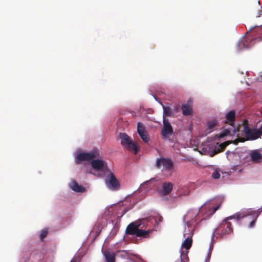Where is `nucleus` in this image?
<instances>
[{
  "label": "nucleus",
  "instance_id": "26",
  "mask_svg": "<svg viewBox=\"0 0 262 262\" xmlns=\"http://www.w3.org/2000/svg\"><path fill=\"white\" fill-rule=\"evenodd\" d=\"M142 140L145 142H147L149 140V137L147 132H144L139 134Z\"/></svg>",
  "mask_w": 262,
  "mask_h": 262
},
{
  "label": "nucleus",
  "instance_id": "28",
  "mask_svg": "<svg viewBox=\"0 0 262 262\" xmlns=\"http://www.w3.org/2000/svg\"><path fill=\"white\" fill-rule=\"evenodd\" d=\"M255 30L256 31H257V32L259 30V31H262V26H255L254 27H249V30Z\"/></svg>",
  "mask_w": 262,
  "mask_h": 262
},
{
  "label": "nucleus",
  "instance_id": "7",
  "mask_svg": "<svg viewBox=\"0 0 262 262\" xmlns=\"http://www.w3.org/2000/svg\"><path fill=\"white\" fill-rule=\"evenodd\" d=\"M229 232V217H227L219 225L217 228L212 234V239H213L215 234H219L220 236L223 237L228 235Z\"/></svg>",
  "mask_w": 262,
  "mask_h": 262
},
{
  "label": "nucleus",
  "instance_id": "1",
  "mask_svg": "<svg viewBox=\"0 0 262 262\" xmlns=\"http://www.w3.org/2000/svg\"><path fill=\"white\" fill-rule=\"evenodd\" d=\"M229 135V129L226 128L213 138H208L207 142L203 144L202 150L204 151H212L218 152L222 150L229 144V141H223L224 138Z\"/></svg>",
  "mask_w": 262,
  "mask_h": 262
},
{
  "label": "nucleus",
  "instance_id": "29",
  "mask_svg": "<svg viewBox=\"0 0 262 262\" xmlns=\"http://www.w3.org/2000/svg\"><path fill=\"white\" fill-rule=\"evenodd\" d=\"M259 214H257L256 215H255V219H253L249 224V228H252L254 226L255 224V221L256 220L257 217H258Z\"/></svg>",
  "mask_w": 262,
  "mask_h": 262
},
{
  "label": "nucleus",
  "instance_id": "36",
  "mask_svg": "<svg viewBox=\"0 0 262 262\" xmlns=\"http://www.w3.org/2000/svg\"><path fill=\"white\" fill-rule=\"evenodd\" d=\"M206 203H207V202L205 203L203 205H202L200 207V209L201 208H202L203 207V206L204 205H205Z\"/></svg>",
  "mask_w": 262,
  "mask_h": 262
},
{
  "label": "nucleus",
  "instance_id": "22",
  "mask_svg": "<svg viewBox=\"0 0 262 262\" xmlns=\"http://www.w3.org/2000/svg\"><path fill=\"white\" fill-rule=\"evenodd\" d=\"M217 125V121L215 119H211L207 123V129L209 132H212Z\"/></svg>",
  "mask_w": 262,
  "mask_h": 262
},
{
  "label": "nucleus",
  "instance_id": "34",
  "mask_svg": "<svg viewBox=\"0 0 262 262\" xmlns=\"http://www.w3.org/2000/svg\"><path fill=\"white\" fill-rule=\"evenodd\" d=\"M226 118L227 120H229V112H228L226 114Z\"/></svg>",
  "mask_w": 262,
  "mask_h": 262
},
{
  "label": "nucleus",
  "instance_id": "18",
  "mask_svg": "<svg viewBox=\"0 0 262 262\" xmlns=\"http://www.w3.org/2000/svg\"><path fill=\"white\" fill-rule=\"evenodd\" d=\"M250 156L251 160L255 163H259L262 160V154L258 149L252 150Z\"/></svg>",
  "mask_w": 262,
  "mask_h": 262
},
{
  "label": "nucleus",
  "instance_id": "35",
  "mask_svg": "<svg viewBox=\"0 0 262 262\" xmlns=\"http://www.w3.org/2000/svg\"><path fill=\"white\" fill-rule=\"evenodd\" d=\"M229 154V150H228L226 152V154L227 156H228Z\"/></svg>",
  "mask_w": 262,
  "mask_h": 262
},
{
  "label": "nucleus",
  "instance_id": "15",
  "mask_svg": "<svg viewBox=\"0 0 262 262\" xmlns=\"http://www.w3.org/2000/svg\"><path fill=\"white\" fill-rule=\"evenodd\" d=\"M157 181L156 178H152L149 180L146 181L140 185V187L138 188L140 192H143L145 193L149 190H151L154 185H151V183Z\"/></svg>",
  "mask_w": 262,
  "mask_h": 262
},
{
  "label": "nucleus",
  "instance_id": "24",
  "mask_svg": "<svg viewBox=\"0 0 262 262\" xmlns=\"http://www.w3.org/2000/svg\"><path fill=\"white\" fill-rule=\"evenodd\" d=\"M182 110L183 111V114L185 116L190 115L192 113L191 107L186 104L182 105Z\"/></svg>",
  "mask_w": 262,
  "mask_h": 262
},
{
  "label": "nucleus",
  "instance_id": "40",
  "mask_svg": "<svg viewBox=\"0 0 262 262\" xmlns=\"http://www.w3.org/2000/svg\"><path fill=\"white\" fill-rule=\"evenodd\" d=\"M70 262H75V261H71Z\"/></svg>",
  "mask_w": 262,
  "mask_h": 262
},
{
  "label": "nucleus",
  "instance_id": "12",
  "mask_svg": "<svg viewBox=\"0 0 262 262\" xmlns=\"http://www.w3.org/2000/svg\"><path fill=\"white\" fill-rule=\"evenodd\" d=\"M211 170L212 171L211 173V178L213 179H218L221 177V173L222 174V179L224 180H227L228 179V176L229 173L227 171H223L221 170L219 168L215 167H210Z\"/></svg>",
  "mask_w": 262,
  "mask_h": 262
},
{
  "label": "nucleus",
  "instance_id": "2",
  "mask_svg": "<svg viewBox=\"0 0 262 262\" xmlns=\"http://www.w3.org/2000/svg\"><path fill=\"white\" fill-rule=\"evenodd\" d=\"M235 113L234 111H230V136H235L237 137L239 134L237 133L241 128L244 132L246 136L251 140H256L260 136V133L258 130H251L248 127V124L245 121L243 122L242 124H237L236 127L235 126Z\"/></svg>",
  "mask_w": 262,
  "mask_h": 262
},
{
  "label": "nucleus",
  "instance_id": "5",
  "mask_svg": "<svg viewBox=\"0 0 262 262\" xmlns=\"http://www.w3.org/2000/svg\"><path fill=\"white\" fill-rule=\"evenodd\" d=\"M91 165L95 172H94L91 170L89 171H87V172L99 177L106 175V173L111 170L107 163L102 159H93L91 162Z\"/></svg>",
  "mask_w": 262,
  "mask_h": 262
},
{
  "label": "nucleus",
  "instance_id": "21",
  "mask_svg": "<svg viewBox=\"0 0 262 262\" xmlns=\"http://www.w3.org/2000/svg\"><path fill=\"white\" fill-rule=\"evenodd\" d=\"M104 255L106 262H115V255L114 252L106 251L104 253Z\"/></svg>",
  "mask_w": 262,
  "mask_h": 262
},
{
  "label": "nucleus",
  "instance_id": "31",
  "mask_svg": "<svg viewBox=\"0 0 262 262\" xmlns=\"http://www.w3.org/2000/svg\"><path fill=\"white\" fill-rule=\"evenodd\" d=\"M213 239H214V238L213 239H211V241L209 244V249H208V252H210L211 253L212 250L213 249Z\"/></svg>",
  "mask_w": 262,
  "mask_h": 262
},
{
  "label": "nucleus",
  "instance_id": "33",
  "mask_svg": "<svg viewBox=\"0 0 262 262\" xmlns=\"http://www.w3.org/2000/svg\"><path fill=\"white\" fill-rule=\"evenodd\" d=\"M238 142V141H237V140H234L232 141V140H230V144L232 143H233L234 144H236Z\"/></svg>",
  "mask_w": 262,
  "mask_h": 262
},
{
  "label": "nucleus",
  "instance_id": "38",
  "mask_svg": "<svg viewBox=\"0 0 262 262\" xmlns=\"http://www.w3.org/2000/svg\"><path fill=\"white\" fill-rule=\"evenodd\" d=\"M154 98L155 99V100L157 101V99H156V97L154 96Z\"/></svg>",
  "mask_w": 262,
  "mask_h": 262
},
{
  "label": "nucleus",
  "instance_id": "39",
  "mask_svg": "<svg viewBox=\"0 0 262 262\" xmlns=\"http://www.w3.org/2000/svg\"><path fill=\"white\" fill-rule=\"evenodd\" d=\"M258 4L259 5H260V1H259L258 2Z\"/></svg>",
  "mask_w": 262,
  "mask_h": 262
},
{
  "label": "nucleus",
  "instance_id": "14",
  "mask_svg": "<svg viewBox=\"0 0 262 262\" xmlns=\"http://www.w3.org/2000/svg\"><path fill=\"white\" fill-rule=\"evenodd\" d=\"M198 211L195 209L189 210L183 217L184 223H190L194 221V224H196L195 217L198 214Z\"/></svg>",
  "mask_w": 262,
  "mask_h": 262
},
{
  "label": "nucleus",
  "instance_id": "10",
  "mask_svg": "<svg viewBox=\"0 0 262 262\" xmlns=\"http://www.w3.org/2000/svg\"><path fill=\"white\" fill-rule=\"evenodd\" d=\"M173 134L172 127L168 119L164 117L163 119V128L161 130V135L164 140L169 141L170 137Z\"/></svg>",
  "mask_w": 262,
  "mask_h": 262
},
{
  "label": "nucleus",
  "instance_id": "3",
  "mask_svg": "<svg viewBox=\"0 0 262 262\" xmlns=\"http://www.w3.org/2000/svg\"><path fill=\"white\" fill-rule=\"evenodd\" d=\"M74 161L76 164L84 165L89 163L92 160L100 157V152L97 149H94L88 152L78 149L74 151Z\"/></svg>",
  "mask_w": 262,
  "mask_h": 262
},
{
  "label": "nucleus",
  "instance_id": "4",
  "mask_svg": "<svg viewBox=\"0 0 262 262\" xmlns=\"http://www.w3.org/2000/svg\"><path fill=\"white\" fill-rule=\"evenodd\" d=\"M146 219H142L129 224L126 229V233L130 235H135L138 237L142 236L143 237H148L150 232L149 230H145L139 229V227H144L145 223L146 222Z\"/></svg>",
  "mask_w": 262,
  "mask_h": 262
},
{
  "label": "nucleus",
  "instance_id": "25",
  "mask_svg": "<svg viewBox=\"0 0 262 262\" xmlns=\"http://www.w3.org/2000/svg\"><path fill=\"white\" fill-rule=\"evenodd\" d=\"M137 132L138 134L141 133L146 132L145 127L144 124L141 122H138L137 124Z\"/></svg>",
  "mask_w": 262,
  "mask_h": 262
},
{
  "label": "nucleus",
  "instance_id": "13",
  "mask_svg": "<svg viewBox=\"0 0 262 262\" xmlns=\"http://www.w3.org/2000/svg\"><path fill=\"white\" fill-rule=\"evenodd\" d=\"M196 225V224H194V221L190 223H185L183 237L192 238Z\"/></svg>",
  "mask_w": 262,
  "mask_h": 262
},
{
  "label": "nucleus",
  "instance_id": "17",
  "mask_svg": "<svg viewBox=\"0 0 262 262\" xmlns=\"http://www.w3.org/2000/svg\"><path fill=\"white\" fill-rule=\"evenodd\" d=\"M163 108V119L164 117H173L174 116V108L170 106L169 105H164L162 104Z\"/></svg>",
  "mask_w": 262,
  "mask_h": 262
},
{
  "label": "nucleus",
  "instance_id": "8",
  "mask_svg": "<svg viewBox=\"0 0 262 262\" xmlns=\"http://www.w3.org/2000/svg\"><path fill=\"white\" fill-rule=\"evenodd\" d=\"M155 166L162 171L169 172L173 167V162L169 159L161 157L156 159Z\"/></svg>",
  "mask_w": 262,
  "mask_h": 262
},
{
  "label": "nucleus",
  "instance_id": "32",
  "mask_svg": "<svg viewBox=\"0 0 262 262\" xmlns=\"http://www.w3.org/2000/svg\"><path fill=\"white\" fill-rule=\"evenodd\" d=\"M262 15V8L259 10L256 13V17H259Z\"/></svg>",
  "mask_w": 262,
  "mask_h": 262
},
{
  "label": "nucleus",
  "instance_id": "11",
  "mask_svg": "<svg viewBox=\"0 0 262 262\" xmlns=\"http://www.w3.org/2000/svg\"><path fill=\"white\" fill-rule=\"evenodd\" d=\"M173 189V184L171 182H164L161 187L157 189V192L161 197L165 196L171 192Z\"/></svg>",
  "mask_w": 262,
  "mask_h": 262
},
{
  "label": "nucleus",
  "instance_id": "27",
  "mask_svg": "<svg viewBox=\"0 0 262 262\" xmlns=\"http://www.w3.org/2000/svg\"><path fill=\"white\" fill-rule=\"evenodd\" d=\"M48 231L47 229H43L41 231L39 234L40 239L42 240L47 235Z\"/></svg>",
  "mask_w": 262,
  "mask_h": 262
},
{
  "label": "nucleus",
  "instance_id": "16",
  "mask_svg": "<svg viewBox=\"0 0 262 262\" xmlns=\"http://www.w3.org/2000/svg\"><path fill=\"white\" fill-rule=\"evenodd\" d=\"M71 189L77 193H82L85 191L86 189L82 185H80L75 180H72L69 184Z\"/></svg>",
  "mask_w": 262,
  "mask_h": 262
},
{
  "label": "nucleus",
  "instance_id": "23",
  "mask_svg": "<svg viewBox=\"0 0 262 262\" xmlns=\"http://www.w3.org/2000/svg\"><path fill=\"white\" fill-rule=\"evenodd\" d=\"M221 205H218L216 207H214L213 208H211V207H209L208 208V210L207 211L206 213V217H210V216L212 215L220 208Z\"/></svg>",
  "mask_w": 262,
  "mask_h": 262
},
{
  "label": "nucleus",
  "instance_id": "9",
  "mask_svg": "<svg viewBox=\"0 0 262 262\" xmlns=\"http://www.w3.org/2000/svg\"><path fill=\"white\" fill-rule=\"evenodd\" d=\"M120 138L122 145L129 151H134L135 154L137 152V144L136 142H132L129 137L125 133H120Z\"/></svg>",
  "mask_w": 262,
  "mask_h": 262
},
{
  "label": "nucleus",
  "instance_id": "19",
  "mask_svg": "<svg viewBox=\"0 0 262 262\" xmlns=\"http://www.w3.org/2000/svg\"><path fill=\"white\" fill-rule=\"evenodd\" d=\"M249 43V41L247 38H242L238 41L236 45V50L240 51L249 48L250 47Z\"/></svg>",
  "mask_w": 262,
  "mask_h": 262
},
{
  "label": "nucleus",
  "instance_id": "20",
  "mask_svg": "<svg viewBox=\"0 0 262 262\" xmlns=\"http://www.w3.org/2000/svg\"><path fill=\"white\" fill-rule=\"evenodd\" d=\"M255 213H256L255 211H248L247 213H246L245 212H237L233 215H230V220L232 219H237V220H239L243 218L247 217L248 215H255Z\"/></svg>",
  "mask_w": 262,
  "mask_h": 262
},
{
  "label": "nucleus",
  "instance_id": "6",
  "mask_svg": "<svg viewBox=\"0 0 262 262\" xmlns=\"http://www.w3.org/2000/svg\"><path fill=\"white\" fill-rule=\"evenodd\" d=\"M103 176L105 177L104 182L108 189L112 191H117L119 189L120 183L111 169L106 173V175Z\"/></svg>",
  "mask_w": 262,
  "mask_h": 262
},
{
  "label": "nucleus",
  "instance_id": "37",
  "mask_svg": "<svg viewBox=\"0 0 262 262\" xmlns=\"http://www.w3.org/2000/svg\"><path fill=\"white\" fill-rule=\"evenodd\" d=\"M161 219H162V217H159V222H161Z\"/></svg>",
  "mask_w": 262,
  "mask_h": 262
},
{
  "label": "nucleus",
  "instance_id": "30",
  "mask_svg": "<svg viewBox=\"0 0 262 262\" xmlns=\"http://www.w3.org/2000/svg\"><path fill=\"white\" fill-rule=\"evenodd\" d=\"M211 253L210 252H208L207 256L205 258V262H209L210 258L211 257Z\"/></svg>",
  "mask_w": 262,
  "mask_h": 262
}]
</instances>
